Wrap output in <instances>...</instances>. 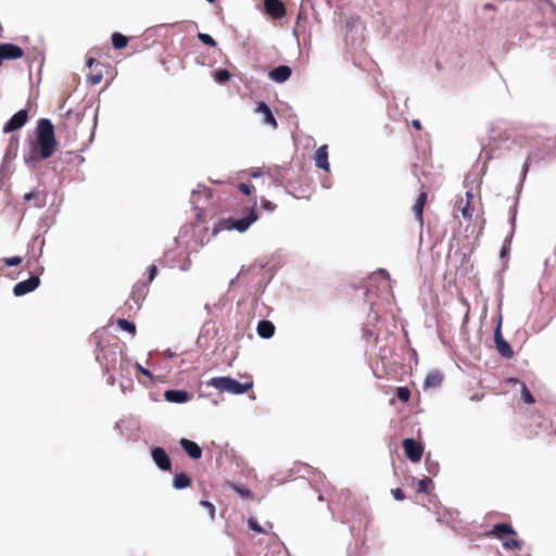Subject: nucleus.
I'll list each match as a JSON object with an SVG mask.
<instances>
[{
    "mask_svg": "<svg viewBox=\"0 0 556 556\" xmlns=\"http://www.w3.org/2000/svg\"><path fill=\"white\" fill-rule=\"evenodd\" d=\"M545 159L546 157H545V155L543 153H541V152H539L536 150L535 151H531L528 154V156H527V159H526V161L523 163V166H522V180L526 179V176H527V174L529 172V164H530V162H539V161H543Z\"/></svg>",
    "mask_w": 556,
    "mask_h": 556,
    "instance_id": "obj_23",
    "label": "nucleus"
},
{
    "mask_svg": "<svg viewBox=\"0 0 556 556\" xmlns=\"http://www.w3.org/2000/svg\"><path fill=\"white\" fill-rule=\"evenodd\" d=\"M462 214H463L464 218H468L469 219L472 216V210L470 208L469 205H467V206L463 207Z\"/></svg>",
    "mask_w": 556,
    "mask_h": 556,
    "instance_id": "obj_46",
    "label": "nucleus"
},
{
    "mask_svg": "<svg viewBox=\"0 0 556 556\" xmlns=\"http://www.w3.org/2000/svg\"><path fill=\"white\" fill-rule=\"evenodd\" d=\"M231 78V74L229 71L227 70H224V68H220V70H217L215 73H214V80L215 83H217L218 85H224L226 84L228 80H230Z\"/></svg>",
    "mask_w": 556,
    "mask_h": 556,
    "instance_id": "obj_27",
    "label": "nucleus"
},
{
    "mask_svg": "<svg viewBox=\"0 0 556 556\" xmlns=\"http://www.w3.org/2000/svg\"><path fill=\"white\" fill-rule=\"evenodd\" d=\"M308 1H309V0H303V1L301 2V9H302V8H303V7H304Z\"/></svg>",
    "mask_w": 556,
    "mask_h": 556,
    "instance_id": "obj_56",
    "label": "nucleus"
},
{
    "mask_svg": "<svg viewBox=\"0 0 556 556\" xmlns=\"http://www.w3.org/2000/svg\"><path fill=\"white\" fill-rule=\"evenodd\" d=\"M412 124H413L414 128H416V129H420L421 128V123L418 119H414L412 122Z\"/></svg>",
    "mask_w": 556,
    "mask_h": 556,
    "instance_id": "obj_48",
    "label": "nucleus"
},
{
    "mask_svg": "<svg viewBox=\"0 0 556 556\" xmlns=\"http://www.w3.org/2000/svg\"><path fill=\"white\" fill-rule=\"evenodd\" d=\"M363 24L359 18H352L346 23L345 41L346 45L356 46L361 42Z\"/></svg>",
    "mask_w": 556,
    "mask_h": 556,
    "instance_id": "obj_5",
    "label": "nucleus"
},
{
    "mask_svg": "<svg viewBox=\"0 0 556 556\" xmlns=\"http://www.w3.org/2000/svg\"><path fill=\"white\" fill-rule=\"evenodd\" d=\"M148 292V288L146 283H136L132 288L131 294L126 301V305L129 306V308H132V304H135L136 308L140 307L141 301L146 298Z\"/></svg>",
    "mask_w": 556,
    "mask_h": 556,
    "instance_id": "obj_10",
    "label": "nucleus"
},
{
    "mask_svg": "<svg viewBox=\"0 0 556 556\" xmlns=\"http://www.w3.org/2000/svg\"><path fill=\"white\" fill-rule=\"evenodd\" d=\"M40 159V149L36 143H33L29 153L24 155V162L28 167L35 168Z\"/></svg>",
    "mask_w": 556,
    "mask_h": 556,
    "instance_id": "obj_21",
    "label": "nucleus"
},
{
    "mask_svg": "<svg viewBox=\"0 0 556 556\" xmlns=\"http://www.w3.org/2000/svg\"><path fill=\"white\" fill-rule=\"evenodd\" d=\"M237 491L242 494V495H247L249 493V491L247 489H241V488H238Z\"/></svg>",
    "mask_w": 556,
    "mask_h": 556,
    "instance_id": "obj_52",
    "label": "nucleus"
},
{
    "mask_svg": "<svg viewBox=\"0 0 556 556\" xmlns=\"http://www.w3.org/2000/svg\"><path fill=\"white\" fill-rule=\"evenodd\" d=\"M114 429H115L116 431L121 432V429H122V427H121V421L115 422V425H114Z\"/></svg>",
    "mask_w": 556,
    "mask_h": 556,
    "instance_id": "obj_54",
    "label": "nucleus"
},
{
    "mask_svg": "<svg viewBox=\"0 0 556 556\" xmlns=\"http://www.w3.org/2000/svg\"><path fill=\"white\" fill-rule=\"evenodd\" d=\"M238 188L243 194L250 195L253 187L250 184L241 182L239 184Z\"/></svg>",
    "mask_w": 556,
    "mask_h": 556,
    "instance_id": "obj_39",
    "label": "nucleus"
},
{
    "mask_svg": "<svg viewBox=\"0 0 556 556\" xmlns=\"http://www.w3.org/2000/svg\"><path fill=\"white\" fill-rule=\"evenodd\" d=\"M261 204L263 208L269 212H273L276 208V205L267 199H263Z\"/></svg>",
    "mask_w": 556,
    "mask_h": 556,
    "instance_id": "obj_41",
    "label": "nucleus"
},
{
    "mask_svg": "<svg viewBox=\"0 0 556 556\" xmlns=\"http://www.w3.org/2000/svg\"><path fill=\"white\" fill-rule=\"evenodd\" d=\"M314 160L317 167L329 170L328 147L326 144L316 150Z\"/></svg>",
    "mask_w": 556,
    "mask_h": 556,
    "instance_id": "obj_17",
    "label": "nucleus"
},
{
    "mask_svg": "<svg viewBox=\"0 0 556 556\" xmlns=\"http://www.w3.org/2000/svg\"><path fill=\"white\" fill-rule=\"evenodd\" d=\"M442 381H443V375L440 371H438V370L431 371L425 378L424 388L425 389L439 388L441 386Z\"/></svg>",
    "mask_w": 556,
    "mask_h": 556,
    "instance_id": "obj_20",
    "label": "nucleus"
},
{
    "mask_svg": "<svg viewBox=\"0 0 556 556\" xmlns=\"http://www.w3.org/2000/svg\"><path fill=\"white\" fill-rule=\"evenodd\" d=\"M40 285V279L38 276H30L28 279L22 280L17 282L13 288V294L15 296H23L34 290H36Z\"/></svg>",
    "mask_w": 556,
    "mask_h": 556,
    "instance_id": "obj_6",
    "label": "nucleus"
},
{
    "mask_svg": "<svg viewBox=\"0 0 556 556\" xmlns=\"http://www.w3.org/2000/svg\"><path fill=\"white\" fill-rule=\"evenodd\" d=\"M396 396L401 402L405 403L410 397V391L407 387H399L396 389Z\"/></svg>",
    "mask_w": 556,
    "mask_h": 556,
    "instance_id": "obj_32",
    "label": "nucleus"
},
{
    "mask_svg": "<svg viewBox=\"0 0 556 556\" xmlns=\"http://www.w3.org/2000/svg\"><path fill=\"white\" fill-rule=\"evenodd\" d=\"M101 357L102 356L100 354L97 355V361L100 362V363H101Z\"/></svg>",
    "mask_w": 556,
    "mask_h": 556,
    "instance_id": "obj_58",
    "label": "nucleus"
},
{
    "mask_svg": "<svg viewBox=\"0 0 556 556\" xmlns=\"http://www.w3.org/2000/svg\"><path fill=\"white\" fill-rule=\"evenodd\" d=\"M191 267V261L187 260L182 265L179 266V269L182 271H188Z\"/></svg>",
    "mask_w": 556,
    "mask_h": 556,
    "instance_id": "obj_47",
    "label": "nucleus"
},
{
    "mask_svg": "<svg viewBox=\"0 0 556 556\" xmlns=\"http://www.w3.org/2000/svg\"><path fill=\"white\" fill-rule=\"evenodd\" d=\"M250 175H251V177H253V178H257V177H260V176H261V173H260L258 170H254V172H252Z\"/></svg>",
    "mask_w": 556,
    "mask_h": 556,
    "instance_id": "obj_53",
    "label": "nucleus"
},
{
    "mask_svg": "<svg viewBox=\"0 0 556 556\" xmlns=\"http://www.w3.org/2000/svg\"><path fill=\"white\" fill-rule=\"evenodd\" d=\"M522 545V542L517 540V539H509V540H505L503 542V547L505 549H519Z\"/></svg>",
    "mask_w": 556,
    "mask_h": 556,
    "instance_id": "obj_34",
    "label": "nucleus"
},
{
    "mask_svg": "<svg viewBox=\"0 0 556 556\" xmlns=\"http://www.w3.org/2000/svg\"><path fill=\"white\" fill-rule=\"evenodd\" d=\"M151 456L154 464L162 471L172 470V462L166 451L161 446H155L151 450Z\"/></svg>",
    "mask_w": 556,
    "mask_h": 556,
    "instance_id": "obj_7",
    "label": "nucleus"
},
{
    "mask_svg": "<svg viewBox=\"0 0 556 556\" xmlns=\"http://www.w3.org/2000/svg\"><path fill=\"white\" fill-rule=\"evenodd\" d=\"M136 368H137V370H138L139 372H141L143 376H146V377H148V378H150V379H153V375H152V372H151L149 369L144 368V367H143L142 365H140L139 363H137V364H136Z\"/></svg>",
    "mask_w": 556,
    "mask_h": 556,
    "instance_id": "obj_40",
    "label": "nucleus"
},
{
    "mask_svg": "<svg viewBox=\"0 0 556 556\" xmlns=\"http://www.w3.org/2000/svg\"><path fill=\"white\" fill-rule=\"evenodd\" d=\"M179 444L192 459H199L202 457V448L194 441L182 438L179 441Z\"/></svg>",
    "mask_w": 556,
    "mask_h": 556,
    "instance_id": "obj_14",
    "label": "nucleus"
},
{
    "mask_svg": "<svg viewBox=\"0 0 556 556\" xmlns=\"http://www.w3.org/2000/svg\"><path fill=\"white\" fill-rule=\"evenodd\" d=\"M102 74L99 73V74H96V75H91L89 77V81L92 84V85H97L99 84L101 80H102Z\"/></svg>",
    "mask_w": 556,
    "mask_h": 556,
    "instance_id": "obj_45",
    "label": "nucleus"
},
{
    "mask_svg": "<svg viewBox=\"0 0 556 556\" xmlns=\"http://www.w3.org/2000/svg\"><path fill=\"white\" fill-rule=\"evenodd\" d=\"M266 12L275 20H280L286 15V8L280 0H265Z\"/></svg>",
    "mask_w": 556,
    "mask_h": 556,
    "instance_id": "obj_11",
    "label": "nucleus"
},
{
    "mask_svg": "<svg viewBox=\"0 0 556 556\" xmlns=\"http://www.w3.org/2000/svg\"><path fill=\"white\" fill-rule=\"evenodd\" d=\"M509 243H510V238H506V240L504 241V244L501 249V253H500L502 258L506 256V254L509 250Z\"/></svg>",
    "mask_w": 556,
    "mask_h": 556,
    "instance_id": "obj_44",
    "label": "nucleus"
},
{
    "mask_svg": "<svg viewBox=\"0 0 556 556\" xmlns=\"http://www.w3.org/2000/svg\"><path fill=\"white\" fill-rule=\"evenodd\" d=\"M47 197H48V193L46 190L34 189V190L25 193L23 199L25 202H29V201L34 200L33 205L37 208H42L47 204Z\"/></svg>",
    "mask_w": 556,
    "mask_h": 556,
    "instance_id": "obj_12",
    "label": "nucleus"
},
{
    "mask_svg": "<svg viewBox=\"0 0 556 556\" xmlns=\"http://www.w3.org/2000/svg\"><path fill=\"white\" fill-rule=\"evenodd\" d=\"M438 467V464H432L430 467H429V472L431 473H435V468Z\"/></svg>",
    "mask_w": 556,
    "mask_h": 556,
    "instance_id": "obj_49",
    "label": "nucleus"
},
{
    "mask_svg": "<svg viewBox=\"0 0 556 556\" xmlns=\"http://www.w3.org/2000/svg\"><path fill=\"white\" fill-rule=\"evenodd\" d=\"M157 274V268L155 265H151L149 268H148V281L151 282L155 276Z\"/></svg>",
    "mask_w": 556,
    "mask_h": 556,
    "instance_id": "obj_43",
    "label": "nucleus"
},
{
    "mask_svg": "<svg viewBox=\"0 0 556 556\" xmlns=\"http://www.w3.org/2000/svg\"><path fill=\"white\" fill-rule=\"evenodd\" d=\"M110 383L114 384V378L113 377L110 378Z\"/></svg>",
    "mask_w": 556,
    "mask_h": 556,
    "instance_id": "obj_59",
    "label": "nucleus"
},
{
    "mask_svg": "<svg viewBox=\"0 0 556 556\" xmlns=\"http://www.w3.org/2000/svg\"><path fill=\"white\" fill-rule=\"evenodd\" d=\"M22 257L21 256H12V257H5L3 258V264L5 266H9V267H12V266H17L22 263Z\"/></svg>",
    "mask_w": 556,
    "mask_h": 556,
    "instance_id": "obj_38",
    "label": "nucleus"
},
{
    "mask_svg": "<svg viewBox=\"0 0 556 556\" xmlns=\"http://www.w3.org/2000/svg\"><path fill=\"white\" fill-rule=\"evenodd\" d=\"M490 534L503 540L506 535H516L517 533L508 523H496L490 531Z\"/></svg>",
    "mask_w": 556,
    "mask_h": 556,
    "instance_id": "obj_18",
    "label": "nucleus"
},
{
    "mask_svg": "<svg viewBox=\"0 0 556 556\" xmlns=\"http://www.w3.org/2000/svg\"><path fill=\"white\" fill-rule=\"evenodd\" d=\"M128 38L121 33H114L112 35V45L115 49L119 50L127 46Z\"/></svg>",
    "mask_w": 556,
    "mask_h": 556,
    "instance_id": "obj_26",
    "label": "nucleus"
},
{
    "mask_svg": "<svg viewBox=\"0 0 556 556\" xmlns=\"http://www.w3.org/2000/svg\"><path fill=\"white\" fill-rule=\"evenodd\" d=\"M28 119L27 110L17 111L3 126V132L9 134L22 128Z\"/></svg>",
    "mask_w": 556,
    "mask_h": 556,
    "instance_id": "obj_8",
    "label": "nucleus"
},
{
    "mask_svg": "<svg viewBox=\"0 0 556 556\" xmlns=\"http://www.w3.org/2000/svg\"><path fill=\"white\" fill-rule=\"evenodd\" d=\"M494 346L496 352L505 359H510L514 356L511 345L504 339L502 334V316L498 318L497 326L494 330Z\"/></svg>",
    "mask_w": 556,
    "mask_h": 556,
    "instance_id": "obj_4",
    "label": "nucleus"
},
{
    "mask_svg": "<svg viewBox=\"0 0 556 556\" xmlns=\"http://www.w3.org/2000/svg\"><path fill=\"white\" fill-rule=\"evenodd\" d=\"M511 224L514 225L515 224V215L511 217Z\"/></svg>",
    "mask_w": 556,
    "mask_h": 556,
    "instance_id": "obj_60",
    "label": "nucleus"
},
{
    "mask_svg": "<svg viewBox=\"0 0 556 556\" xmlns=\"http://www.w3.org/2000/svg\"><path fill=\"white\" fill-rule=\"evenodd\" d=\"M392 494H393V497L396 500V501H403L405 498V493L402 489L400 488H396L394 490H392Z\"/></svg>",
    "mask_w": 556,
    "mask_h": 556,
    "instance_id": "obj_42",
    "label": "nucleus"
},
{
    "mask_svg": "<svg viewBox=\"0 0 556 556\" xmlns=\"http://www.w3.org/2000/svg\"><path fill=\"white\" fill-rule=\"evenodd\" d=\"M198 39L201 42H203L204 45L210 46V47H216V45H217L215 39L212 36H210L208 34L199 33Z\"/></svg>",
    "mask_w": 556,
    "mask_h": 556,
    "instance_id": "obj_35",
    "label": "nucleus"
},
{
    "mask_svg": "<svg viewBox=\"0 0 556 556\" xmlns=\"http://www.w3.org/2000/svg\"><path fill=\"white\" fill-rule=\"evenodd\" d=\"M542 10L544 14L547 15L552 26L556 29V5L552 1L546 0Z\"/></svg>",
    "mask_w": 556,
    "mask_h": 556,
    "instance_id": "obj_25",
    "label": "nucleus"
},
{
    "mask_svg": "<svg viewBox=\"0 0 556 556\" xmlns=\"http://www.w3.org/2000/svg\"><path fill=\"white\" fill-rule=\"evenodd\" d=\"M438 467V464H432L430 467H429V472L431 473H435V468Z\"/></svg>",
    "mask_w": 556,
    "mask_h": 556,
    "instance_id": "obj_50",
    "label": "nucleus"
},
{
    "mask_svg": "<svg viewBox=\"0 0 556 556\" xmlns=\"http://www.w3.org/2000/svg\"><path fill=\"white\" fill-rule=\"evenodd\" d=\"M403 447L407 458L412 462H419L422 457L424 447L414 439H405Z\"/></svg>",
    "mask_w": 556,
    "mask_h": 556,
    "instance_id": "obj_9",
    "label": "nucleus"
},
{
    "mask_svg": "<svg viewBox=\"0 0 556 556\" xmlns=\"http://www.w3.org/2000/svg\"><path fill=\"white\" fill-rule=\"evenodd\" d=\"M255 111L263 115L264 124L269 125L273 128H277V121H276L270 108L265 102H263V101L258 102Z\"/></svg>",
    "mask_w": 556,
    "mask_h": 556,
    "instance_id": "obj_16",
    "label": "nucleus"
},
{
    "mask_svg": "<svg viewBox=\"0 0 556 556\" xmlns=\"http://www.w3.org/2000/svg\"><path fill=\"white\" fill-rule=\"evenodd\" d=\"M117 326L119 329L127 331L129 333L135 334L136 333V325L128 319L119 318L117 319Z\"/></svg>",
    "mask_w": 556,
    "mask_h": 556,
    "instance_id": "obj_28",
    "label": "nucleus"
},
{
    "mask_svg": "<svg viewBox=\"0 0 556 556\" xmlns=\"http://www.w3.org/2000/svg\"><path fill=\"white\" fill-rule=\"evenodd\" d=\"M204 194L206 198L208 197V190L206 187H201L199 186V188L197 190H193L192 191V194H191V200L190 202L193 204V205H198V202H199V198L200 195Z\"/></svg>",
    "mask_w": 556,
    "mask_h": 556,
    "instance_id": "obj_30",
    "label": "nucleus"
},
{
    "mask_svg": "<svg viewBox=\"0 0 556 556\" xmlns=\"http://www.w3.org/2000/svg\"><path fill=\"white\" fill-rule=\"evenodd\" d=\"M207 387H212L214 389L220 390L223 392H227L230 394H244L247 391H249L252 387V382H245L241 383L235 378L228 377V376H222V377H214L211 380L206 382Z\"/></svg>",
    "mask_w": 556,
    "mask_h": 556,
    "instance_id": "obj_2",
    "label": "nucleus"
},
{
    "mask_svg": "<svg viewBox=\"0 0 556 556\" xmlns=\"http://www.w3.org/2000/svg\"><path fill=\"white\" fill-rule=\"evenodd\" d=\"M292 74L288 65H279L269 71L268 77L279 84L287 81Z\"/></svg>",
    "mask_w": 556,
    "mask_h": 556,
    "instance_id": "obj_13",
    "label": "nucleus"
},
{
    "mask_svg": "<svg viewBox=\"0 0 556 556\" xmlns=\"http://www.w3.org/2000/svg\"><path fill=\"white\" fill-rule=\"evenodd\" d=\"M36 144L40 149L41 160L49 159L56 148L54 126L52 122L48 118L39 119L36 128Z\"/></svg>",
    "mask_w": 556,
    "mask_h": 556,
    "instance_id": "obj_1",
    "label": "nucleus"
},
{
    "mask_svg": "<svg viewBox=\"0 0 556 556\" xmlns=\"http://www.w3.org/2000/svg\"><path fill=\"white\" fill-rule=\"evenodd\" d=\"M200 505L205 508L211 519L215 518V506L211 502L202 500Z\"/></svg>",
    "mask_w": 556,
    "mask_h": 556,
    "instance_id": "obj_37",
    "label": "nucleus"
},
{
    "mask_svg": "<svg viewBox=\"0 0 556 556\" xmlns=\"http://www.w3.org/2000/svg\"><path fill=\"white\" fill-rule=\"evenodd\" d=\"M516 382H518V380H515ZM520 386H521V399L525 403L527 404H533L535 402L533 395L531 394L530 390L528 389V387L526 386L525 382H521L519 381Z\"/></svg>",
    "mask_w": 556,
    "mask_h": 556,
    "instance_id": "obj_29",
    "label": "nucleus"
},
{
    "mask_svg": "<svg viewBox=\"0 0 556 556\" xmlns=\"http://www.w3.org/2000/svg\"><path fill=\"white\" fill-rule=\"evenodd\" d=\"M248 527L250 530L254 531V532H257V533H265L266 531L264 530V528L258 523V521L251 517L248 519Z\"/></svg>",
    "mask_w": 556,
    "mask_h": 556,
    "instance_id": "obj_33",
    "label": "nucleus"
},
{
    "mask_svg": "<svg viewBox=\"0 0 556 556\" xmlns=\"http://www.w3.org/2000/svg\"><path fill=\"white\" fill-rule=\"evenodd\" d=\"M191 484V479L185 472H179L174 477L173 486L176 490H182Z\"/></svg>",
    "mask_w": 556,
    "mask_h": 556,
    "instance_id": "obj_24",
    "label": "nucleus"
},
{
    "mask_svg": "<svg viewBox=\"0 0 556 556\" xmlns=\"http://www.w3.org/2000/svg\"><path fill=\"white\" fill-rule=\"evenodd\" d=\"M206 1L210 2V3H213L215 0H206Z\"/></svg>",
    "mask_w": 556,
    "mask_h": 556,
    "instance_id": "obj_61",
    "label": "nucleus"
},
{
    "mask_svg": "<svg viewBox=\"0 0 556 556\" xmlns=\"http://www.w3.org/2000/svg\"><path fill=\"white\" fill-rule=\"evenodd\" d=\"M432 484V479L425 477L418 481V492L428 493L429 485Z\"/></svg>",
    "mask_w": 556,
    "mask_h": 556,
    "instance_id": "obj_36",
    "label": "nucleus"
},
{
    "mask_svg": "<svg viewBox=\"0 0 556 556\" xmlns=\"http://www.w3.org/2000/svg\"><path fill=\"white\" fill-rule=\"evenodd\" d=\"M257 219V214L255 211V205L252 206L248 214L243 217H230L225 220L228 229H236L239 232L245 231L255 220Z\"/></svg>",
    "mask_w": 556,
    "mask_h": 556,
    "instance_id": "obj_3",
    "label": "nucleus"
},
{
    "mask_svg": "<svg viewBox=\"0 0 556 556\" xmlns=\"http://www.w3.org/2000/svg\"><path fill=\"white\" fill-rule=\"evenodd\" d=\"M13 144H17V139L12 136L10 139V147H12Z\"/></svg>",
    "mask_w": 556,
    "mask_h": 556,
    "instance_id": "obj_55",
    "label": "nucleus"
},
{
    "mask_svg": "<svg viewBox=\"0 0 556 556\" xmlns=\"http://www.w3.org/2000/svg\"><path fill=\"white\" fill-rule=\"evenodd\" d=\"M426 201H427V193L420 192L414 206H413L414 214H415L416 218L419 220L420 225H422V223H424L422 214H424V206L426 204Z\"/></svg>",
    "mask_w": 556,
    "mask_h": 556,
    "instance_id": "obj_22",
    "label": "nucleus"
},
{
    "mask_svg": "<svg viewBox=\"0 0 556 556\" xmlns=\"http://www.w3.org/2000/svg\"><path fill=\"white\" fill-rule=\"evenodd\" d=\"M94 62H96V60H94L93 58H89V59L87 60V66H88V67H91V66L93 65V63H94Z\"/></svg>",
    "mask_w": 556,
    "mask_h": 556,
    "instance_id": "obj_51",
    "label": "nucleus"
},
{
    "mask_svg": "<svg viewBox=\"0 0 556 556\" xmlns=\"http://www.w3.org/2000/svg\"><path fill=\"white\" fill-rule=\"evenodd\" d=\"M368 318H369L368 324L364 327V336L366 338L376 336L375 332L370 328V324H374L378 320V315L376 313L372 316L369 314Z\"/></svg>",
    "mask_w": 556,
    "mask_h": 556,
    "instance_id": "obj_31",
    "label": "nucleus"
},
{
    "mask_svg": "<svg viewBox=\"0 0 556 556\" xmlns=\"http://www.w3.org/2000/svg\"><path fill=\"white\" fill-rule=\"evenodd\" d=\"M380 273L386 275V276H389L386 269H380Z\"/></svg>",
    "mask_w": 556,
    "mask_h": 556,
    "instance_id": "obj_57",
    "label": "nucleus"
},
{
    "mask_svg": "<svg viewBox=\"0 0 556 556\" xmlns=\"http://www.w3.org/2000/svg\"><path fill=\"white\" fill-rule=\"evenodd\" d=\"M257 334L263 339H270L275 333V326L269 320H261L257 324Z\"/></svg>",
    "mask_w": 556,
    "mask_h": 556,
    "instance_id": "obj_19",
    "label": "nucleus"
},
{
    "mask_svg": "<svg viewBox=\"0 0 556 556\" xmlns=\"http://www.w3.org/2000/svg\"><path fill=\"white\" fill-rule=\"evenodd\" d=\"M164 397L167 402L182 404L190 400V394L185 390H167L164 393Z\"/></svg>",
    "mask_w": 556,
    "mask_h": 556,
    "instance_id": "obj_15",
    "label": "nucleus"
}]
</instances>
